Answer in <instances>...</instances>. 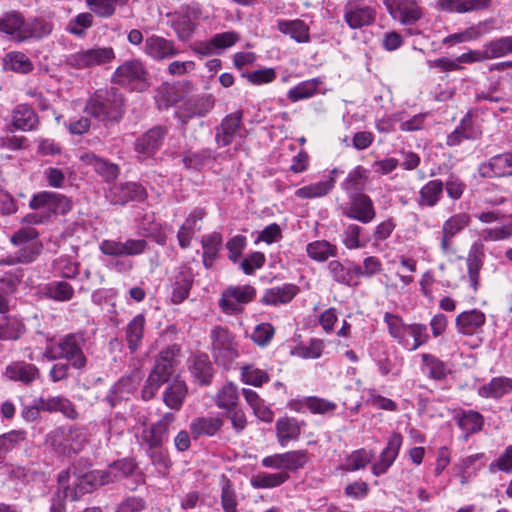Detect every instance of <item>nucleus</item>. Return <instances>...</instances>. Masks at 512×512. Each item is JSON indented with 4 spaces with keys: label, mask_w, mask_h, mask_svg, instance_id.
<instances>
[{
    "label": "nucleus",
    "mask_w": 512,
    "mask_h": 512,
    "mask_svg": "<svg viewBox=\"0 0 512 512\" xmlns=\"http://www.w3.org/2000/svg\"><path fill=\"white\" fill-rule=\"evenodd\" d=\"M191 373L201 384L206 385L210 383L213 368L207 355H199L194 358Z\"/></svg>",
    "instance_id": "50"
},
{
    "label": "nucleus",
    "mask_w": 512,
    "mask_h": 512,
    "mask_svg": "<svg viewBox=\"0 0 512 512\" xmlns=\"http://www.w3.org/2000/svg\"><path fill=\"white\" fill-rule=\"evenodd\" d=\"M80 160L87 165H91L95 172L102 176L107 182L114 181L119 174V168L116 164L99 158L94 153L85 152L80 156Z\"/></svg>",
    "instance_id": "27"
},
{
    "label": "nucleus",
    "mask_w": 512,
    "mask_h": 512,
    "mask_svg": "<svg viewBox=\"0 0 512 512\" xmlns=\"http://www.w3.org/2000/svg\"><path fill=\"white\" fill-rule=\"evenodd\" d=\"M237 41L238 35L233 31L219 33L213 36L209 44H201L202 48H200L198 52L203 55H207L212 52L211 46L216 48H228L234 45Z\"/></svg>",
    "instance_id": "55"
},
{
    "label": "nucleus",
    "mask_w": 512,
    "mask_h": 512,
    "mask_svg": "<svg viewBox=\"0 0 512 512\" xmlns=\"http://www.w3.org/2000/svg\"><path fill=\"white\" fill-rule=\"evenodd\" d=\"M144 51L157 60L171 58L178 53L172 41L156 35H152L145 40Z\"/></svg>",
    "instance_id": "26"
},
{
    "label": "nucleus",
    "mask_w": 512,
    "mask_h": 512,
    "mask_svg": "<svg viewBox=\"0 0 512 512\" xmlns=\"http://www.w3.org/2000/svg\"><path fill=\"white\" fill-rule=\"evenodd\" d=\"M304 404L314 414H325L336 409L334 402L315 396L307 397Z\"/></svg>",
    "instance_id": "64"
},
{
    "label": "nucleus",
    "mask_w": 512,
    "mask_h": 512,
    "mask_svg": "<svg viewBox=\"0 0 512 512\" xmlns=\"http://www.w3.org/2000/svg\"><path fill=\"white\" fill-rule=\"evenodd\" d=\"M308 461L306 451H290L283 454H274L265 457L262 465L268 468L285 469L295 471L302 468Z\"/></svg>",
    "instance_id": "18"
},
{
    "label": "nucleus",
    "mask_w": 512,
    "mask_h": 512,
    "mask_svg": "<svg viewBox=\"0 0 512 512\" xmlns=\"http://www.w3.org/2000/svg\"><path fill=\"white\" fill-rule=\"evenodd\" d=\"M115 58L114 50L111 47H96L72 54L68 63L77 69L91 68L97 65H104Z\"/></svg>",
    "instance_id": "11"
},
{
    "label": "nucleus",
    "mask_w": 512,
    "mask_h": 512,
    "mask_svg": "<svg viewBox=\"0 0 512 512\" xmlns=\"http://www.w3.org/2000/svg\"><path fill=\"white\" fill-rule=\"evenodd\" d=\"M187 395V387L184 381L174 380L165 390L163 395L164 403L171 409L180 410Z\"/></svg>",
    "instance_id": "38"
},
{
    "label": "nucleus",
    "mask_w": 512,
    "mask_h": 512,
    "mask_svg": "<svg viewBox=\"0 0 512 512\" xmlns=\"http://www.w3.org/2000/svg\"><path fill=\"white\" fill-rule=\"evenodd\" d=\"M289 478L287 472L260 473L251 478V485L254 488H273L281 485Z\"/></svg>",
    "instance_id": "56"
},
{
    "label": "nucleus",
    "mask_w": 512,
    "mask_h": 512,
    "mask_svg": "<svg viewBox=\"0 0 512 512\" xmlns=\"http://www.w3.org/2000/svg\"><path fill=\"white\" fill-rule=\"evenodd\" d=\"M279 443L284 446L287 442L295 440L300 435V426L294 418H282L276 423Z\"/></svg>",
    "instance_id": "45"
},
{
    "label": "nucleus",
    "mask_w": 512,
    "mask_h": 512,
    "mask_svg": "<svg viewBox=\"0 0 512 512\" xmlns=\"http://www.w3.org/2000/svg\"><path fill=\"white\" fill-rule=\"evenodd\" d=\"M38 236V231L30 226L23 227L12 235L11 242L21 246L17 252V262L30 263L40 253L42 245L37 241Z\"/></svg>",
    "instance_id": "8"
},
{
    "label": "nucleus",
    "mask_w": 512,
    "mask_h": 512,
    "mask_svg": "<svg viewBox=\"0 0 512 512\" xmlns=\"http://www.w3.org/2000/svg\"><path fill=\"white\" fill-rule=\"evenodd\" d=\"M129 0H86L89 9L99 17L109 18L115 11L117 5H126Z\"/></svg>",
    "instance_id": "51"
},
{
    "label": "nucleus",
    "mask_w": 512,
    "mask_h": 512,
    "mask_svg": "<svg viewBox=\"0 0 512 512\" xmlns=\"http://www.w3.org/2000/svg\"><path fill=\"white\" fill-rule=\"evenodd\" d=\"M145 197V189L134 182L116 185L110 190V201L114 205H123L134 200L140 201Z\"/></svg>",
    "instance_id": "25"
},
{
    "label": "nucleus",
    "mask_w": 512,
    "mask_h": 512,
    "mask_svg": "<svg viewBox=\"0 0 512 512\" xmlns=\"http://www.w3.org/2000/svg\"><path fill=\"white\" fill-rule=\"evenodd\" d=\"M84 112L99 121H119L124 114V98L113 88L96 90L86 101Z\"/></svg>",
    "instance_id": "2"
},
{
    "label": "nucleus",
    "mask_w": 512,
    "mask_h": 512,
    "mask_svg": "<svg viewBox=\"0 0 512 512\" xmlns=\"http://www.w3.org/2000/svg\"><path fill=\"white\" fill-rule=\"evenodd\" d=\"M402 436L400 433H393L388 440L386 448L382 451L380 459L372 466V473L375 476L384 474L388 468L393 464L398 456L400 447L402 445Z\"/></svg>",
    "instance_id": "24"
},
{
    "label": "nucleus",
    "mask_w": 512,
    "mask_h": 512,
    "mask_svg": "<svg viewBox=\"0 0 512 512\" xmlns=\"http://www.w3.org/2000/svg\"><path fill=\"white\" fill-rule=\"evenodd\" d=\"M29 207L34 210L28 213L23 222L29 225L44 224L52 214H66L72 209L70 199L62 194L43 191L32 197Z\"/></svg>",
    "instance_id": "1"
},
{
    "label": "nucleus",
    "mask_w": 512,
    "mask_h": 512,
    "mask_svg": "<svg viewBox=\"0 0 512 512\" xmlns=\"http://www.w3.org/2000/svg\"><path fill=\"white\" fill-rule=\"evenodd\" d=\"M395 20L403 25H413L423 16L422 9L415 0H383Z\"/></svg>",
    "instance_id": "12"
},
{
    "label": "nucleus",
    "mask_w": 512,
    "mask_h": 512,
    "mask_svg": "<svg viewBox=\"0 0 512 512\" xmlns=\"http://www.w3.org/2000/svg\"><path fill=\"white\" fill-rule=\"evenodd\" d=\"M375 8L359 0H348L343 8V19L350 29H361L372 25L376 20Z\"/></svg>",
    "instance_id": "9"
},
{
    "label": "nucleus",
    "mask_w": 512,
    "mask_h": 512,
    "mask_svg": "<svg viewBox=\"0 0 512 512\" xmlns=\"http://www.w3.org/2000/svg\"><path fill=\"white\" fill-rule=\"evenodd\" d=\"M242 379L247 384L261 386L268 381L269 376L265 371L248 365L242 368Z\"/></svg>",
    "instance_id": "63"
},
{
    "label": "nucleus",
    "mask_w": 512,
    "mask_h": 512,
    "mask_svg": "<svg viewBox=\"0 0 512 512\" xmlns=\"http://www.w3.org/2000/svg\"><path fill=\"white\" fill-rule=\"evenodd\" d=\"M203 248V264L209 269L213 266L222 245V236L218 232L204 236L201 240Z\"/></svg>",
    "instance_id": "36"
},
{
    "label": "nucleus",
    "mask_w": 512,
    "mask_h": 512,
    "mask_svg": "<svg viewBox=\"0 0 512 512\" xmlns=\"http://www.w3.org/2000/svg\"><path fill=\"white\" fill-rule=\"evenodd\" d=\"M167 134L164 126H155L139 137L135 142V151L140 160H145L160 148Z\"/></svg>",
    "instance_id": "16"
},
{
    "label": "nucleus",
    "mask_w": 512,
    "mask_h": 512,
    "mask_svg": "<svg viewBox=\"0 0 512 512\" xmlns=\"http://www.w3.org/2000/svg\"><path fill=\"white\" fill-rule=\"evenodd\" d=\"M256 294L254 287L250 285L231 286L222 293L219 305L227 314L242 312V305L249 303Z\"/></svg>",
    "instance_id": "10"
},
{
    "label": "nucleus",
    "mask_w": 512,
    "mask_h": 512,
    "mask_svg": "<svg viewBox=\"0 0 512 512\" xmlns=\"http://www.w3.org/2000/svg\"><path fill=\"white\" fill-rule=\"evenodd\" d=\"M173 413H165L163 417L151 427L142 432V443L147 448H160L168 439L169 426L174 422Z\"/></svg>",
    "instance_id": "17"
},
{
    "label": "nucleus",
    "mask_w": 512,
    "mask_h": 512,
    "mask_svg": "<svg viewBox=\"0 0 512 512\" xmlns=\"http://www.w3.org/2000/svg\"><path fill=\"white\" fill-rule=\"evenodd\" d=\"M422 360L428 369V375L434 380H442L446 377L447 368L444 362L430 354H423Z\"/></svg>",
    "instance_id": "58"
},
{
    "label": "nucleus",
    "mask_w": 512,
    "mask_h": 512,
    "mask_svg": "<svg viewBox=\"0 0 512 512\" xmlns=\"http://www.w3.org/2000/svg\"><path fill=\"white\" fill-rule=\"evenodd\" d=\"M25 20L18 12H7L0 17V32L11 35L18 42L25 40L23 32L25 28Z\"/></svg>",
    "instance_id": "28"
},
{
    "label": "nucleus",
    "mask_w": 512,
    "mask_h": 512,
    "mask_svg": "<svg viewBox=\"0 0 512 512\" xmlns=\"http://www.w3.org/2000/svg\"><path fill=\"white\" fill-rule=\"evenodd\" d=\"M484 249L482 244L474 243L468 252L467 268L468 277L471 286L474 290L477 289L479 284V273L483 266Z\"/></svg>",
    "instance_id": "29"
},
{
    "label": "nucleus",
    "mask_w": 512,
    "mask_h": 512,
    "mask_svg": "<svg viewBox=\"0 0 512 512\" xmlns=\"http://www.w3.org/2000/svg\"><path fill=\"white\" fill-rule=\"evenodd\" d=\"M373 455L365 449H359L352 452L347 458L345 469L348 471H356L366 467L372 460Z\"/></svg>",
    "instance_id": "61"
},
{
    "label": "nucleus",
    "mask_w": 512,
    "mask_h": 512,
    "mask_svg": "<svg viewBox=\"0 0 512 512\" xmlns=\"http://www.w3.org/2000/svg\"><path fill=\"white\" fill-rule=\"evenodd\" d=\"M296 291L297 288L293 285L271 288L264 293L261 302L266 305L285 304L292 300Z\"/></svg>",
    "instance_id": "43"
},
{
    "label": "nucleus",
    "mask_w": 512,
    "mask_h": 512,
    "mask_svg": "<svg viewBox=\"0 0 512 512\" xmlns=\"http://www.w3.org/2000/svg\"><path fill=\"white\" fill-rule=\"evenodd\" d=\"M384 321L388 325L390 335L396 339L400 345L408 347L407 330L409 325L403 323L399 316L388 312L384 316Z\"/></svg>",
    "instance_id": "47"
},
{
    "label": "nucleus",
    "mask_w": 512,
    "mask_h": 512,
    "mask_svg": "<svg viewBox=\"0 0 512 512\" xmlns=\"http://www.w3.org/2000/svg\"><path fill=\"white\" fill-rule=\"evenodd\" d=\"M214 103L211 94L189 99L177 111L176 115L183 124H186L191 117L206 115L214 107Z\"/></svg>",
    "instance_id": "22"
},
{
    "label": "nucleus",
    "mask_w": 512,
    "mask_h": 512,
    "mask_svg": "<svg viewBox=\"0 0 512 512\" xmlns=\"http://www.w3.org/2000/svg\"><path fill=\"white\" fill-rule=\"evenodd\" d=\"M337 172V169H333L328 179L299 188L295 195L299 198H316L327 195L334 187V176Z\"/></svg>",
    "instance_id": "34"
},
{
    "label": "nucleus",
    "mask_w": 512,
    "mask_h": 512,
    "mask_svg": "<svg viewBox=\"0 0 512 512\" xmlns=\"http://www.w3.org/2000/svg\"><path fill=\"white\" fill-rule=\"evenodd\" d=\"M82 338L75 334H68L57 344L48 346L44 357L49 361L66 359L76 368L81 369L86 365V357L82 350Z\"/></svg>",
    "instance_id": "4"
},
{
    "label": "nucleus",
    "mask_w": 512,
    "mask_h": 512,
    "mask_svg": "<svg viewBox=\"0 0 512 512\" xmlns=\"http://www.w3.org/2000/svg\"><path fill=\"white\" fill-rule=\"evenodd\" d=\"M70 472L63 470L57 477L58 489L53 494L50 512H66L65 499L68 497Z\"/></svg>",
    "instance_id": "37"
},
{
    "label": "nucleus",
    "mask_w": 512,
    "mask_h": 512,
    "mask_svg": "<svg viewBox=\"0 0 512 512\" xmlns=\"http://www.w3.org/2000/svg\"><path fill=\"white\" fill-rule=\"evenodd\" d=\"M3 65L6 70L18 73H29L33 69L30 59L22 52H10L3 59Z\"/></svg>",
    "instance_id": "49"
},
{
    "label": "nucleus",
    "mask_w": 512,
    "mask_h": 512,
    "mask_svg": "<svg viewBox=\"0 0 512 512\" xmlns=\"http://www.w3.org/2000/svg\"><path fill=\"white\" fill-rule=\"evenodd\" d=\"M476 132L472 128L471 114L467 113L461 120L460 125L447 136L446 144L448 146H457L464 139H475Z\"/></svg>",
    "instance_id": "42"
},
{
    "label": "nucleus",
    "mask_w": 512,
    "mask_h": 512,
    "mask_svg": "<svg viewBox=\"0 0 512 512\" xmlns=\"http://www.w3.org/2000/svg\"><path fill=\"white\" fill-rule=\"evenodd\" d=\"M243 112L237 110L225 116L220 125L216 128L215 141L221 146H228L235 137L240 134Z\"/></svg>",
    "instance_id": "20"
},
{
    "label": "nucleus",
    "mask_w": 512,
    "mask_h": 512,
    "mask_svg": "<svg viewBox=\"0 0 512 512\" xmlns=\"http://www.w3.org/2000/svg\"><path fill=\"white\" fill-rule=\"evenodd\" d=\"M76 480L73 489L68 490V496L72 501H77L87 493H91L98 487L113 482L111 472L92 470L86 473H74Z\"/></svg>",
    "instance_id": "6"
},
{
    "label": "nucleus",
    "mask_w": 512,
    "mask_h": 512,
    "mask_svg": "<svg viewBox=\"0 0 512 512\" xmlns=\"http://www.w3.org/2000/svg\"><path fill=\"white\" fill-rule=\"evenodd\" d=\"M345 215L361 223H369L375 218V209L369 196L363 193H355L351 196V202Z\"/></svg>",
    "instance_id": "21"
},
{
    "label": "nucleus",
    "mask_w": 512,
    "mask_h": 512,
    "mask_svg": "<svg viewBox=\"0 0 512 512\" xmlns=\"http://www.w3.org/2000/svg\"><path fill=\"white\" fill-rule=\"evenodd\" d=\"M238 401L237 387L232 384H226L216 395L215 403L220 409L231 411L236 407Z\"/></svg>",
    "instance_id": "54"
},
{
    "label": "nucleus",
    "mask_w": 512,
    "mask_h": 512,
    "mask_svg": "<svg viewBox=\"0 0 512 512\" xmlns=\"http://www.w3.org/2000/svg\"><path fill=\"white\" fill-rule=\"evenodd\" d=\"M277 26L281 33L289 35L298 43H307L310 40L309 27L302 20H279Z\"/></svg>",
    "instance_id": "31"
},
{
    "label": "nucleus",
    "mask_w": 512,
    "mask_h": 512,
    "mask_svg": "<svg viewBox=\"0 0 512 512\" xmlns=\"http://www.w3.org/2000/svg\"><path fill=\"white\" fill-rule=\"evenodd\" d=\"M145 318L142 314L136 315L126 327V341L131 353L135 352L143 338Z\"/></svg>",
    "instance_id": "40"
},
{
    "label": "nucleus",
    "mask_w": 512,
    "mask_h": 512,
    "mask_svg": "<svg viewBox=\"0 0 512 512\" xmlns=\"http://www.w3.org/2000/svg\"><path fill=\"white\" fill-rule=\"evenodd\" d=\"M484 322V313L477 310L462 312L456 318L458 331L464 335L474 334Z\"/></svg>",
    "instance_id": "30"
},
{
    "label": "nucleus",
    "mask_w": 512,
    "mask_h": 512,
    "mask_svg": "<svg viewBox=\"0 0 512 512\" xmlns=\"http://www.w3.org/2000/svg\"><path fill=\"white\" fill-rule=\"evenodd\" d=\"M223 426V420L220 417H199L192 421L190 430L192 435L214 436Z\"/></svg>",
    "instance_id": "35"
},
{
    "label": "nucleus",
    "mask_w": 512,
    "mask_h": 512,
    "mask_svg": "<svg viewBox=\"0 0 512 512\" xmlns=\"http://www.w3.org/2000/svg\"><path fill=\"white\" fill-rule=\"evenodd\" d=\"M51 445L60 454L77 453L83 447L85 436L77 428H70L67 433L55 431L50 436Z\"/></svg>",
    "instance_id": "13"
},
{
    "label": "nucleus",
    "mask_w": 512,
    "mask_h": 512,
    "mask_svg": "<svg viewBox=\"0 0 512 512\" xmlns=\"http://www.w3.org/2000/svg\"><path fill=\"white\" fill-rule=\"evenodd\" d=\"M482 178H502L512 176V152H506L491 157L478 167Z\"/></svg>",
    "instance_id": "15"
},
{
    "label": "nucleus",
    "mask_w": 512,
    "mask_h": 512,
    "mask_svg": "<svg viewBox=\"0 0 512 512\" xmlns=\"http://www.w3.org/2000/svg\"><path fill=\"white\" fill-rule=\"evenodd\" d=\"M512 391V379L507 377L493 378L490 383L481 386L479 395L486 398H499Z\"/></svg>",
    "instance_id": "39"
},
{
    "label": "nucleus",
    "mask_w": 512,
    "mask_h": 512,
    "mask_svg": "<svg viewBox=\"0 0 512 512\" xmlns=\"http://www.w3.org/2000/svg\"><path fill=\"white\" fill-rule=\"evenodd\" d=\"M492 0H440V7L449 12L467 13L488 8Z\"/></svg>",
    "instance_id": "32"
},
{
    "label": "nucleus",
    "mask_w": 512,
    "mask_h": 512,
    "mask_svg": "<svg viewBox=\"0 0 512 512\" xmlns=\"http://www.w3.org/2000/svg\"><path fill=\"white\" fill-rule=\"evenodd\" d=\"M443 192V183L440 180H432L425 184L419 194V205L433 207L437 204Z\"/></svg>",
    "instance_id": "48"
},
{
    "label": "nucleus",
    "mask_w": 512,
    "mask_h": 512,
    "mask_svg": "<svg viewBox=\"0 0 512 512\" xmlns=\"http://www.w3.org/2000/svg\"><path fill=\"white\" fill-rule=\"evenodd\" d=\"M458 424L460 428L467 433H475L481 430L483 426V417L480 413L475 411L465 412L460 417Z\"/></svg>",
    "instance_id": "60"
},
{
    "label": "nucleus",
    "mask_w": 512,
    "mask_h": 512,
    "mask_svg": "<svg viewBox=\"0 0 512 512\" xmlns=\"http://www.w3.org/2000/svg\"><path fill=\"white\" fill-rule=\"evenodd\" d=\"M235 342L229 331L223 327H215L211 331L212 354L216 362L229 366L237 357Z\"/></svg>",
    "instance_id": "7"
},
{
    "label": "nucleus",
    "mask_w": 512,
    "mask_h": 512,
    "mask_svg": "<svg viewBox=\"0 0 512 512\" xmlns=\"http://www.w3.org/2000/svg\"><path fill=\"white\" fill-rule=\"evenodd\" d=\"M171 26L178 38L185 41L191 38L194 33L195 21L189 13H178L171 20Z\"/></svg>",
    "instance_id": "46"
},
{
    "label": "nucleus",
    "mask_w": 512,
    "mask_h": 512,
    "mask_svg": "<svg viewBox=\"0 0 512 512\" xmlns=\"http://www.w3.org/2000/svg\"><path fill=\"white\" fill-rule=\"evenodd\" d=\"M197 219H202V213L195 212L186 222L180 227L177 233V239L181 248H187L190 246V242L194 235V225Z\"/></svg>",
    "instance_id": "59"
},
{
    "label": "nucleus",
    "mask_w": 512,
    "mask_h": 512,
    "mask_svg": "<svg viewBox=\"0 0 512 512\" xmlns=\"http://www.w3.org/2000/svg\"><path fill=\"white\" fill-rule=\"evenodd\" d=\"M470 216L466 213H458L449 217L442 225L440 248L443 254L453 253V237L464 230L470 224Z\"/></svg>",
    "instance_id": "14"
},
{
    "label": "nucleus",
    "mask_w": 512,
    "mask_h": 512,
    "mask_svg": "<svg viewBox=\"0 0 512 512\" xmlns=\"http://www.w3.org/2000/svg\"><path fill=\"white\" fill-rule=\"evenodd\" d=\"M179 349L176 346L169 347L159 353L155 365L150 372L142 389V397L145 400L153 398L158 389L167 383L175 370L176 354Z\"/></svg>",
    "instance_id": "3"
},
{
    "label": "nucleus",
    "mask_w": 512,
    "mask_h": 512,
    "mask_svg": "<svg viewBox=\"0 0 512 512\" xmlns=\"http://www.w3.org/2000/svg\"><path fill=\"white\" fill-rule=\"evenodd\" d=\"M38 122L37 114L27 105H19L13 111L12 123L16 129L31 131L37 127Z\"/></svg>",
    "instance_id": "33"
},
{
    "label": "nucleus",
    "mask_w": 512,
    "mask_h": 512,
    "mask_svg": "<svg viewBox=\"0 0 512 512\" xmlns=\"http://www.w3.org/2000/svg\"><path fill=\"white\" fill-rule=\"evenodd\" d=\"M38 369L33 364L17 362L6 368V375L12 380L29 383L38 377Z\"/></svg>",
    "instance_id": "41"
},
{
    "label": "nucleus",
    "mask_w": 512,
    "mask_h": 512,
    "mask_svg": "<svg viewBox=\"0 0 512 512\" xmlns=\"http://www.w3.org/2000/svg\"><path fill=\"white\" fill-rule=\"evenodd\" d=\"M368 182V172L362 166H357L342 183V188L348 193H362Z\"/></svg>",
    "instance_id": "44"
},
{
    "label": "nucleus",
    "mask_w": 512,
    "mask_h": 512,
    "mask_svg": "<svg viewBox=\"0 0 512 512\" xmlns=\"http://www.w3.org/2000/svg\"><path fill=\"white\" fill-rule=\"evenodd\" d=\"M512 54V36L494 39L484 45L483 50H470L458 57L459 63H473L501 58Z\"/></svg>",
    "instance_id": "5"
},
{
    "label": "nucleus",
    "mask_w": 512,
    "mask_h": 512,
    "mask_svg": "<svg viewBox=\"0 0 512 512\" xmlns=\"http://www.w3.org/2000/svg\"><path fill=\"white\" fill-rule=\"evenodd\" d=\"M36 409L45 412H60L63 416L76 420L79 417V413L76 410L73 403L64 397L55 396L48 398H40L36 402Z\"/></svg>",
    "instance_id": "23"
},
{
    "label": "nucleus",
    "mask_w": 512,
    "mask_h": 512,
    "mask_svg": "<svg viewBox=\"0 0 512 512\" xmlns=\"http://www.w3.org/2000/svg\"><path fill=\"white\" fill-rule=\"evenodd\" d=\"M306 251L309 257L320 262L327 260L330 256H336L337 254L336 246L325 240L308 244Z\"/></svg>",
    "instance_id": "53"
},
{
    "label": "nucleus",
    "mask_w": 512,
    "mask_h": 512,
    "mask_svg": "<svg viewBox=\"0 0 512 512\" xmlns=\"http://www.w3.org/2000/svg\"><path fill=\"white\" fill-rule=\"evenodd\" d=\"M221 505L224 512H237V496L231 481L222 475Z\"/></svg>",
    "instance_id": "57"
},
{
    "label": "nucleus",
    "mask_w": 512,
    "mask_h": 512,
    "mask_svg": "<svg viewBox=\"0 0 512 512\" xmlns=\"http://www.w3.org/2000/svg\"><path fill=\"white\" fill-rule=\"evenodd\" d=\"M23 36L25 40L29 38H42L51 32V26L42 20H34L32 22H25Z\"/></svg>",
    "instance_id": "62"
},
{
    "label": "nucleus",
    "mask_w": 512,
    "mask_h": 512,
    "mask_svg": "<svg viewBox=\"0 0 512 512\" xmlns=\"http://www.w3.org/2000/svg\"><path fill=\"white\" fill-rule=\"evenodd\" d=\"M146 74V70L141 61L132 59L125 61L115 70L113 81L121 85L137 83L144 86Z\"/></svg>",
    "instance_id": "19"
},
{
    "label": "nucleus",
    "mask_w": 512,
    "mask_h": 512,
    "mask_svg": "<svg viewBox=\"0 0 512 512\" xmlns=\"http://www.w3.org/2000/svg\"><path fill=\"white\" fill-rule=\"evenodd\" d=\"M319 84V79L303 81L294 88L290 89L287 93V97L292 102H297L303 99L310 98L317 92Z\"/></svg>",
    "instance_id": "52"
}]
</instances>
